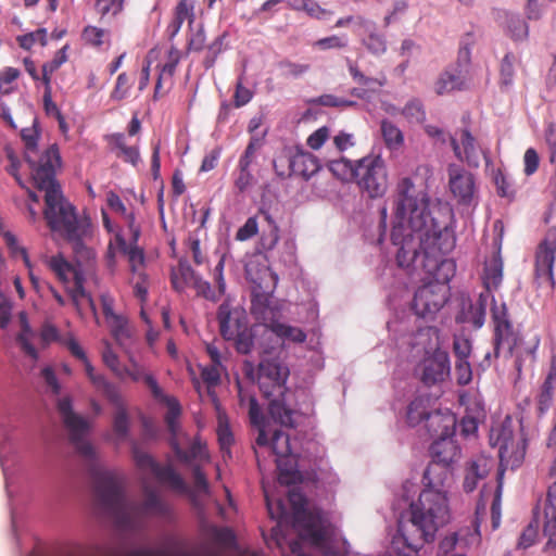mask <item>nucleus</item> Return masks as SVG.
Returning a JSON list of instances; mask_svg holds the SVG:
<instances>
[{
	"label": "nucleus",
	"mask_w": 556,
	"mask_h": 556,
	"mask_svg": "<svg viewBox=\"0 0 556 556\" xmlns=\"http://www.w3.org/2000/svg\"><path fill=\"white\" fill-rule=\"evenodd\" d=\"M262 138L252 137L243 154L239 159L238 167L250 168L251 164L255 161L256 152L262 148Z\"/></svg>",
	"instance_id": "49"
},
{
	"label": "nucleus",
	"mask_w": 556,
	"mask_h": 556,
	"mask_svg": "<svg viewBox=\"0 0 556 556\" xmlns=\"http://www.w3.org/2000/svg\"><path fill=\"white\" fill-rule=\"evenodd\" d=\"M507 30L513 40H525L529 35L528 24L519 16H511L508 20Z\"/></svg>",
	"instance_id": "53"
},
{
	"label": "nucleus",
	"mask_w": 556,
	"mask_h": 556,
	"mask_svg": "<svg viewBox=\"0 0 556 556\" xmlns=\"http://www.w3.org/2000/svg\"><path fill=\"white\" fill-rule=\"evenodd\" d=\"M230 305L223 303L217 311V320L220 334L225 340H232L236 334L245 326L238 317L232 316Z\"/></svg>",
	"instance_id": "25"
},
{
	"label": "nucleus",
	"mask_w": 556,
	"mask_h": 556,
	"mask_svg": "<svg viewBox=\"0 0 556 556\" xmlns=\"http://www.w3.org/2000/svg\"><path fill=\"white\" fill-rule=\"evenodd\" d=\"M467 74L462 68L445 70L440 74L435 84L434 90L438 94L442 96L455 90H463L466 88Z\"/></svg>",
	"instance_id": "23"
},
{
	"label": "nucleus",
	"mask_w": 556,
	"mask_h": 556,
	"mask_svg": "<svg viewBox=\"0 0 556 556\" xmlns=\"http://www.w3.org/2000/svg\"><path fill=\"white\" fill-rule=\"evenodd\" d=\"M102 359L115 376L121 379L125 378V366L121 365L118 356L113 352L112 346L108 342L102 352Z\"/></svg>",
	"instance_id": "50"
},
{
	"label": "nucleus",
	"mask_w": 556,
	"mask_h": 556,
	"mask_svg": "<svg viewBox=\"0 0 556 556\" xmlns=\"http://www.w3.org/2000/svg\"><path fill=\"white\" fill-rule=\"evenodd\" d=\"M260 214L264 217L268 225V230L263 231L261 243L265 250L269 251L273 250L279 242V227L268 212L261 210Z\"/></svg>",
	"instance_id": "38"
},
{
	"label": "nucleus",
	"mask_w": 556,
	"mask_h": 556,
	"mask_svg": "<svg viewBox=\"0 0 556 556\" xmlns=\"http://www.w3.org/2000/svg\"><path fill=\"white\" fill-rule=\"evenodd\" d=\"M303 10L311 16L319 21H327L332 16V11L321 8L313 0H303Z\"/></svg>",
	"instance_id": "60"
},
{
	"label": "nucleus",
	"mask_w": 556,
	"mask_h": 556,
	"mask_svg": "<svg viewBox=\"0 0 556 556\" xmlns=\"http://www.w3.org/2000/svg\"><path fill=\"white\" fill-rule=\"evenodd\" d=\"M357 35L362 36V45L371 54L380 55L387 51L386 37L377 31V25L374 21L371 28H362Z\"/></svg>",
	"instance_id": "29"
},
{
	"label": "nucleus",
	"mask_w": 556,
	"mask_h": 556,
	"mask_svg": "<svg viewBox=\"0 0 556 556\" xmlns=\"http://www.w3.org/2000/svg\"><path fill=\"white\" fill-rule=\"evenodd\" d=\"M491 318L493 324L494 356L509 358L521 339L515 330L505 303L497 304L492 298Z\"/></svg>",
	"instance_id": "9"
},
{
	"label": "nucleus",
	"mask_w": 556,
	"mask_h": 556,
	"mask_svg": "<svg viewBox=\"0 0 556 556\" xmlns=\"http://www.w3.org/2000/svg\"><path fill=\"white\" fill-rule=\"evenodd\" d=\"M274 167L280 176H299L311 178L320 167L318 159L312 153L296 150L294 153L278 157L274 161Z\"/></svg>",
	"instance_id": "11"
},
{
	"label": "nucleus",
	"mask_w": 556,
	"mask_h": 556,
	"mask_svg": "<svg viewBox=\"0 0 556 556\" xmlns=\"http://www.w3.org/2000/svg\"><path fill=\"white\" fill-rule=\"evenodd\" d=\"M329 169L338 179L352 182L356 176L357 161L352 162L344 157L331 161L329 163Z\"/></svg>",
	"instance_id": "36"
},
{
	"label": "nucleus",
	"mask_w": 556,
	"mask_h": 556,
	"mask_svg": "<svg viewBox=\"0 0 556 556\" xmlns=\"http://www.w3.org/2000/svg\"><path fill=\"white\" fill-rule=\"evenodd\" d=\"M277 67L280 71V76L283 78L298 79L305 75L309 70V64L296 63L289 59H283L277 63Z\"/></svg>",
	"instance_id": "40"
},
{
	"label": "nucleus",
	"mask_w": 556,
	"mask_h": 556,
	"mask_svg": "<svg viewBox=\"0 0 556 556\" xmlns=\"http://www.w3.org/2000/svg\"><path fill=\"white\" fill-rule=\"evenodd\" d=\"M394 197L391 241L399 247L396 262L402 268L421 267L431 279L416 290L412 308L432 319L447 302L448 282L455 275V263L444 257L455 247L452 210L439 199L431 200L426 180L417 176L399 179Z\"/></svg>",
	"instance_id": "1"
},
{
	"label": "nucleus",
	"mask_w": 556,
	"mask_h": 556,
	"mask_svg": "<svg viewBox=\"0 0 556 556\" xmlns=\"http://www.w3.org/2000/svg\"><path fill=\"white\" fill-rule=\"evenodd\" d=\"M432 462L424 472V483L444 485L451 476L450 465L459 458L460 450L453 437L435 439L430 446Z\"/></svg>",
	"instance_id": "8"
},
{
	"label": "nucleus",
	"mask_w": 556,
	"mask_h": 556,
	"mask_svg": "<svg viewBox=\"0 0 556 556\" xmlns=\"http://www.w3.org/2000/svg\"><path fill=\"white\" fill-rule=\"evenodd\" d=\"M85 365V370L92 382V384L100 391L103 392V394L106 396V399H112L114 401H117V388L108 381L103 375H97L94 374V368L90 364L89 359L86 357V361H81Z\"/></svg>",
	"instance_id": "34"
},
{
	"label": "nucleus",
	"mask_w": 556,
	"mask_h": 556,
	"mask_svg": "<svg viewBox=\"0 0 556 556\" xmlns=\"http://www.w3.org/2000/svg\"><path fill=\"white\" fill-rule=\"evenodd\" d=\"M352 25L355 27L356 34H358L362 28H371L372 21L364 17L363 15H346L338 18L334 27L343 28Z\"/></svg>",
	"instance_id": "51"
},
{
	"label": "nucleus",
	"mask_w": 556,
	"mask_h": 556,
	"mask_svg": "<svg viewBox=\"0 0 556 556\" xmlns=\"http://www.w3.org/2000/svg\"><path fill=\"white\" fill-rule=\"evenodd\" d=\"M417 501L412 502L410 518L407 521H399L397 532L404 545L413 552H417L425 543L432 542L438 530L450 518L448 503L444 485L424 483Z\"/></svg>",
	"instance_id": "3"
},
{
	"label": "nucleus",
	"mask_w": 556,
	"mask_h": 556,
	"mask_svg": "<svg viewBox=\"0 0 556 556\" xmlns=\"http://www.w3.org/2000/svg\"><path fill=\"white\" fill-rule=\"evenodd\" d=\"M213 400L215 402V406L217 409L218 426H217L216 432H217L218 443H219L222 452L224 453V456L225 455L230 456V446L233 443V434L231 432L229 421H228L226 414L220 410L217 400L215 397Z\"/></svg>",
	"instance_id": "31"
},
{
	"label": "nucleus",
	"mask_w": 556,
	"mask_h": 556,
	"mask_svg": "<svg viewBox=\"0 0 556 556\" xmlns=\"http://www.w3.org/2000/svg\"><path fill=\"white\" fill-rule=\"evenodd\" d=\"M472 351L471 341L466 337H454L453 352L456 361H468Z\"/></svg>",
	"instance_id": "58"
},
{
	"label": "nucleus",
	"mask_w": 556,
	"mask_h": 556,
	"mask_svg": "<svg viewBox=\"0 0 556 556\" xmlns=\"http://www.w3.org/2000/svg\"><path fill=\"white\" fill-rule=\"evenodd\" d=\"M199 275L192 269L188 261L179 260L176 267L172 268L170 282L177 292H182L191 287Z\"/></svg>",
	"instance_id": "26"
},
{
	"label": "nucleus",
	"mask_w": 556,
	"mask_h": 556,
	"mask_svg": "<svg viewBox=\"0 0 556 556\" xmlns=\"http://www.w3.org/2000/svg\"><path fill=\"white\" fill-rule=\"evenodd\" d=\"M401 113L409 123H422L426 118L424 105L418 99L408 101Z\"/></svg>",
	"instance_id": "46"
},
{
	"label": "nucleus",
	"mask_w": 556,
	"mask_h": 556,
	"mask_svg": "<svg viewBox=\"0 0 556 556\" xmlns=\"http://www.w3.org/2000/svg\"><path fill=\"white\" fill-rule=\"evenodd\" d=\"M49 268L63 281H68V275L78 273L62 255H55L48 261Z\"/></svg>",
	"instance_id": "43"
},
{
	"label": "nucleus",
	"mask_w": 556,
	"mask_h": 556,
	"mask_svg": "<svg viewBox=\"0 0 556 556\" xmlns=\"http://www.w3.org/2000/svg\"><path fill=\"white\" fill-rule=\"evenodd\" d=\"M494 466V460L484 455L477 456L469 460L465 466V476L463 489L466 493H471L478 488L479 481L486 478Z\"/></svg>",
	"instance_id": "20"
},
{
	"label": "nucleus",
	"mask_w": 556,
	"mask_h": 556,
	"mask_svg": "<svg viewBox=\"0 0 556 556\" xmlns=\"http://www.w3.org/2000/svg\"><path fill=\"white\" fill-rule=\"evenodd\" d=\"M556 257V230H549L535 252L534 276L540 282L555 287L554 264Z\"/></svg>",
	"instance_id": "15"
},
{
	"label": "nucleus",
	"mask_w": 556,
	"mask_h": 556,
	"mask_svg": "<svg viewBox=\"0 0 556 556\" xmlns=\"http://www.w3.org/2000/svg\"><path fill=\"white\" fill-rule=\"evenodd\" d=\"M432 410L429 409V399L416 397L407 407V422L409 426L415 427L427 421L428 415Z\"/></svg>",
	"instance_id": "35"
},
{
	"label": "nucleus",
	"mask_w": 556,
	"mask_h": 556,
	"mask_svg": "<svg viewBox=\"0 0 556 556\" xmlns=\"http://www.w3.org/2000/svg\"><path fill=\"white\" fill-rule=\"evenodd\" d=\"M258 231V224L255 216L249 217L243 226H241L237 233L236 239L239 241H245L254 237Z\"/></svg>",
	"instance_id": "64"
},
{
	"label": "nucleus",
	"mask_w": 556,
	"mask_h": 556,
	"mask_svg": "<svg viewBox=\"0 0 556 556\" xmlns=\"http://www.w3.org/2000/svg\"><path fill=\"white\" fill-rule=\"evenodd\" d=\"M488 298V294L481 293L477 302L470 303L468 309L459 314L456 320L458 323L471 324L477 329L481 328L485 321Z\"/></svg>",
	"instance_id": "28"
},
{
	"label": "nucleus",
	"mask_w": 556,
	"mask_h": 556,
	"mask_svg": "<svg viewBox=\"0 0 556 556\" xmlns=\"http://www.w3.org/2000/svg\"><path fill=\"white\" fill-rule=\"evenodd\" d=\"M48 179L49 181L45 184L34 181L39 190L46 192L43 216L48 227L71 243L76 253H85L89 256L90 251L86 249L84 242L91 235L90 218L79 216L76 207L63 197L55 175Z\"/></svg>",
	"instance_id": "4"
},
{
	"label": "nucleus",
	"mask_w": 556,
	"mask_h": 556,
	"mask_svg": "<svg viewBox=\"0 0 556 556\" xmlns=\"http://www.w3.org/2000/svg\"><path fill=\"white\" fill-rule=\"evenodd\" d=\"M135 458L140 468L150 469L161 483L168 485L178 493L188 492L185 480L170 465L162 466L147 453L136 452Z\"/></svg>",
	"instance_id": "16"
},
{
	"label": "nucleus",
	"mask_w": 556,
	"mask_h": 556,
	"mask_svg": "<svg viewBox=\"0 0 556 556\" xmlns=\"http://www.w3.org/2000/svg\"><path fill=\"white\" fill-rule=\"evenodd\" d=\"M110 139L118 150L116 153L117 157L122 159L126 163H130L132 166H137L139 164L141 161L139 149L137 147L127 146L124 134H113Z\"/></svg>",
	"instance_id": "33"
},
{
	"label": "nucleus",
	"mask_w": 556,
	"mask_h": 556,
	"mask_svg": "<svg viewBox=\"0 0 556 556\" xmlns=\"http://www.w3.org/2000/svg\"><path fill=\"white\" fill-rule=\"evenodd\" d=\"M381 135L389 149H399L404 142L401 129L388 119L381 122Z\"/></svg>",
	"instance_id": "39"
},
{
	"label": "nucleus",
	"mask_w": 556,
	"mask_h": 556,
	"mask_svg": "<svg viewBox=\"0 0 556 556\" xmlns=\"http://www.w3.org/2000/svg\"><path fill=\"white\" fill-rule=\"evenodd\" d=\"M33 331L26 320H23L22 330L17 336V342L21 349L34 361L38 359V352L31 343Z\"/></svg>",
	"instance_id": "45"
},
{
	"label": "nucleus",
	"mask_w": 556,
	"mask_h": 556,
	"mask_svg": "<svg viewBox=\"0 0 556 556\" xmlns=\"http://www.w3.org/2000/svg\"><path fill=\"white\" fill-rule=\"evenodd\" d=\"M451 144L455 155L471 167L480 165L481 154L489 162L486 154L477 146L475 137L467 129L460 131L459 139L452 138Z\"/></svg>",
	"instance_id": "19"
},
{
	"label": "nucleus",
	"mask_w": 556,
	"mask_h": 556,
	"mask_svg": "<svg viewBox=\"0 0 556 556\" xmlns=\"http://www.w3.org/2000/svg\"><path fill=\"white\" fill-rule=\"evenodd\" d=\"M106 324L110 327L111 333L115 341L119 345H124L126 341L130 338L126 318L124 316H121L110 321H106Z\"/></svg>",
	"instance_id": "47"
},
{
	"label": "nucleus",
	"mask_w": 556,
	"mask_h": 556,
	"mask_svg": "<svg viewBox=\"0 0 556 556\" xmlns=\"http://www.w3.org/2000/svg\"><path fill=\"white\" fill-rule=\"evenodd\" d=\"M354 182L369 198H380L388 189V173L379 155H367L357 161Z\"/></svg>",
	"instance_id": "10"
},
{
	"label": "nucleus",
	"mask_w": 556,
	"mask_h": 556,
	"mask_svg": "<svg viewBox=\"0 0 556 556\" xmlns=\"http://www.w3.org/2000/svg\"><path fill=\"white\" fill-rule=\"evenodd\" d=\"M220 367L222 365L211 364L206 366L201 371V377L203 381L207 384L208 393L213 395L211 388L216 387L220 380Z\"/></svg>",
	"instance_id": "61"
},
{
	"label": "nucleus",
	"mask_w": 556,
	"mask_h": 556,
	"mask_svg": "<svg viewBox=\"0 0 556 556\" xmlns=\"http://www.w3.org/2000/svg\"><path fill=\"white\" fill-rule=\"evenodd\" d=\"M349 73L352 76L353 80L359 86H363L367 91L375 92L386 84L384 76H382L381 78L368 77L359 71L357 65L351 62L349 63Z\"/></svg>",
	"instance_id": "37"
},
{
	"label": "nucleus",
	"mask_w": 556,
	"mask_h": 556,
	"mask_svg": "<svg viewBox=\"0 0 556 556\" xmlns=\"http://www.w3.org/2000/svg\"><path fill=\"white\" fill-rule=\"evenodd\" d=\"M96 556H156L155 552L149 548H139L123 554L121 551L114 547H104L97 552Z\"/></svg>",
	"instance_id": "63"
},
{
	"label": "nucleus",
	"mask_w": 556,
	"mask_h": 556,
	"mask_svg": "<svg viewBox=\"0 0 556 556\" xmlns=\"http://www.w3.org/2000/svg\"><path fill=\"white\" fill-rule=\"evenodd\" d=\"M539 540V521L534 518L529 525L522 530L517 541L516 549H527L533 546Z\"/></svg>",
	"instance_id": "42"
},
{
	"label": "nucleus",
	"mask_w": 556,
	"mask_h": 556,
	"mask_svg": "<svg viewBox=\"0 0 556 556\" xmlns=\"http://www.w3.org/2000/svg\"><path fill=\"white\" fill-rule=\"evenodd\" d=\"M21 137L25 149L24 157L31 169L34 181L48 182V178L56 175V170L62 165L58 144H50L43 151H39V134L35 128L22 129Z\"/></svg>",
	"instance_id": "7"
},
{
	"label": "nucleus",
	"mask_w": 556,
	"mask_h": 556,
	"mask_svg": "<svg viewBox=\"0 0 556 556\" xmlns=\"http://www.w3.org/2000/svg\"><path fill=\"white\" fill-rule=\"evenodd\" d=\"M58 410L68 431L70 442L76 452L90 463L89 470L97 506L110 515L119 529H140L147 518L166 513V505L155 491L144 488L146 497L142 503L128 501L124 492L123 478L118 473L104 470L94 464L97 459L96 450L86 440L90 425L87 419L73 410L70 397L66 396L58 401Z\"/></svg>",
	"instance_id": "2"
},
{
	"label": "nucleus",
	"mask_w": 556,
	"mask_h": 556,
	"mask_svg": "<svg viewBox=\"0 0 556 556\" xmlns=\"http://www.w3.org/2000/svg\"><path fill=\"white\" fill-rule=\"evenodd\" d=\"M169 444L172 450L175 453V456L177 459L185 464H190L192 460L195 459H204L207 457L206 450L204 445L201 444V442L194 440L188 451H184L179 443V438L177 439H169Z\"/></svg>",
	"instance_id": "30"
},
{
	"label": "nucleus",
	"mask_w": 556,
	"mask_h": 556,
	"mask_svg": "<svg viewBox=\"0 0 556 556\" xmlns=\"http://www.w3.org/2000/svg\"><path fill=\"white\" fill-rule=\"evenodd\" d=\"M150 384V392L152 396L167 406V412L164 416L167 430L170 434L169 439H177L181 435V427L179 418L181 415V406L178 400L174 396L166 395L156 380L148 379Z\"/></svg>",
	"instance_id": "17"
},
{
	"label": "nucleus",
	"mask_w": 556,
	"mask_h": 556,
	"mask_svg": "<svg viewBox=\"0 0 556 556\" xmlns=\"http://www.w3.org/2000/svg\"><path fill=\"white\" fill-rule=\"evenodd\" d=\"M455 375L459 386L469 384L472 380V369L469 361H456Z\"/></svg>",
	"instance_id": "62"
},
{
	"label": "nucleus",
	"mask_w": 556,
	"mask_h": 556,
	"mask_svg": "<svg viewBox=\"0 0 556 556\" xmlns=\"http://www.w3.org/2000/svg\"><path fill=\"white\" fill-rule=\"evenodd\" d=\"M130 78L126 73H121L117 78L113 90L111 91L110 98L113 101L119 102L126 99L131 88Z\"/></svg>",
	"instance_id": "52"
},
{
	"label": "nucleus",
	"mask_w": 556,
	"mask_h": 556,
	"mask_svg": "<svg viewBox=\"0 0 556 556\" xmlns=\"http://www.w3.org/2000/svg\"><path fill=\"white\" fill-rule=\"evenodd\" d=\"M447 172L451 192L459 203L469 204L475 193L473 175L456 165H451Z\"/></svg>",
	"instance_id": "18"
},
{
	"label": "nucleus",
	"mask_w": 556,
	"mask_h": 556,
	"mask_svg": "<svg viewBox=\"0 0 556 556\" xmlns=\"http://www.w3.org/2000/svg\"><path fill=\"white\" fill-rule=\"evenodd\" d=\"M17 41L20 47L25 50L31 49L36 42L45 46L47 43V30L45 28H39L36 31L18 36Z\"/></svg>",
	"instance_id": "56"
},
{
	"label": "nucleus",
	"mask_w": 556,
	"mask_h": 556,
	"mask_svg": "<svg viewBox=\"0 0 556 556\" xmlns=\"http://www.w3.org/2000/svg\"><path fill=\"white\" fill-rule=\"evenodd\" d=\"M232 340L235 341L236 350L241 354H249L253 349V336L247 326H244Z\"/></svg>",
	"instance_id": "55"
},
{
	"label": "nucleus",
	"mask_w": 556,
	"mask_h": 556,
	"mask_svg": "<svg viewBox=\"0 0 556 556\" xmlns=\"http://www.w3.org/2000/svg\"><path fill=\"white\" fill-rule=\"evenodd\" d=\"M425 427L429 434L435 439L453 437L455 433L456 418L451 412L432 410L428 415Z\"/></svg>",
	"instance_id": "21"
},
{
	"label": "nucleus",
	"mask_w": 556,
	"mask_h": 556,
	"mask_svg": "<svg viewBox=\"0 0 556 556\" xmlns=\"http://www.w3.org/2000/svg\"><path fill=\"white\" fill-rule=\"evenodd\" d=\"M503 280V261L500 253L484 264L482 281L486 292L497 290Z\"/></svg>",
	"instance_id": "27"
},
{
	"label": "nucleus",
	"mask_w": 556,
	"mask_h": 556,
	"mask_svg": "<svg viewBox=\"0 0 556 556\" xmlns=\"http://www.w3.org/2000/svg\"><path fill=\"white\" fill-rule=\"evenodd\" d=\"M289 368L278 358H264L258 364L257 383L263 395L268 400V413L275 422L295 427L294 415L286 401V381Z\"/></svg>",
	"instance_id": "6"
},
{
	"label": "nucleus",
	"mask_w": 556,
	"mask_h": 556,
	"mask_svg": "<svg viewBox=\"0 0 556 556\" xmlns=\"http://www.w3.org/2000/svg\"><path fill=\"white\" fill-rule=\"evenodd\" d=\"M420 381L432 387L445 381L451 374V362L446 351L437 348L433 352L427 353L418 364Z\"/></svg>",
	"instance_id": "12"
},
{
	"label": "nucleus",
	"mask_w": 556,
	"mask_h": 556,
	"mask_svg": "<svg viewBox=\"0 0 556 556\" xmlns=\"http://www.w3.org/2000/svg\"><path fill=\"white\" fill-rule=\"evenodd\" d=\"M122 250L128 257L131 274L144 271V253L137 243L130 242V244L127 245L125 242H122Z\"/></svg>",
	"instance_id": "41"
},
{
	"label": "nucleus",
	"mask_w": 556,
	"mask_h": 556,
	"mask_svg": "<svg viewBox=\"0 0 556 556\" xmlns=\"http://www.w3.org/2000/svg\"><path fill=\"white\" fill-rule=\"evenodd\" d=\"M546 486L543 526L544 535L547 536L545 551L552 552L556 556V459L548 469Z\"/></svg>",
	"instance_id": "14"
},
{
	"label": "nucleus",
	"mask_w": 556,
	"mask_h": 556,
	"mask_svg": "<svg viewBox=\"0 0 556 556\" xmlns=\"http://www.w3.org/2000/svg\"><path fill=\"white\" fill-rule=\"evenodd\" d=\"M131 367H125V377H129L132 381H143L146 386L150 389L149 378L152 380H156L153 375L144 371V368L138 364L132 357L129 358Z\"/></svg>",
	"instance_id": "57"
},
{
	"label": "nucleus",
	"mask_w": 556,
	"mask_h": 556,
	"mask_svg": "<svg viewBox=\"0 0 556 556\" xmlns=\"http://www.w3.org/2000/svg\"><path fill=\"white\" fill-rule=\"evenodd\" d=\"M490 445L498 448L500 467L497 488L491 505L492 526L496 529L501 520L502 480L507 468H518L526 456L527 440L521 433L514 434L511 420L507 417L503 422L493 426L489 435Z\"/></svg>",
	"instance_id": "5"
},
{
	"label": "nucleus",
	"mask_w": 556,
	"mask_h": 556,
	"mask_svg": "<svg viewBox=\"0 0 556 556\" xmlns=\"http://www.w3.org/2000/svg\"><path fill=\"white\" fill-rule=\"evenodd\" d=\"M195 1L194 0H179L174 9V16L166 28L168 40H173L181 29L185 21H188L189 26L195 20Z\"/></svg>",
	"instance_id": "22"
},
{
	"label": "nucleus",
	"mask_w": 556,
	"mask_h": 556,
	"mask_svg": "<svg viewBox=\"0 0 556 556\" xmlns=\"http://www.w3.org/2000/svg\"><path fill=\"white\" fill-rule=\"evenodd\" d=\"M108 400L116 408V413H115L114 419H113V430L119 439H125L128 434L129 418L127 415V409H126L125 403L123 401V397H122L119 391L117 390V401H114L112 399H108Z\"/></svg>",
	"instance_id": "32"
},
{
	"label": "nucleus",
	"mask_w": 556,
	"mask_h": 556,
	"mask_svg": "<svg viewBox=\"0 0 556 556\" xmlns=\"http://www.w3.org/2000/svg\"><path fill=\"white\" fill-rule=\"evenodd\" d=\"M129 282L132 286L135 296L141 302H146L149 287L147 274L144 271L132 274Z\"/></svg>",
	"instance_id": "54"
},
{
	"label": "nucleus",
	"mask_w": 556,
	"mask_h": 556,
	"mask_svg": "<svg viewBox=\"0 0 556 556\" xmlns=\"http://www.w3.org/2000/svg\"><path fill=\"white\" fill-rule=\"evenodd\" d=\"M515 55L513 53H506L501 63V79L500 84L502 87L509 88L514 83L515 77Z\"/></svg>",
	"instance_id": "48"
},
{
	"label": "nucleus",
	"mask_w": 556,
	"mask_h": 556,
	"mask_svg": "<svg viewBox=\"0 0 556 556\" xmlns=\"http://www.w3.org/2000/svg\"><path fill=\"white\" fill-rule=\"evenodd\" d=\"M556 390V354H553L549 361V366L545 379L540 388L538 399L539 409L543 413L547 410L554 399Z\"/></svg>",
	"instance_id": "24"
},
{
	"label": "nucleus",
	"mask_w": 556,
	"mask_h": 556,
	"mask_svg": "<svg viewBox=\"0 0 556 556\" xmlns=\"http://www.w3.org/2000/svg\"><path fill=\"white\" fill-rule=\"evenodd\" d=\"M270 448L278 457H286L291 453L290 439L281 430H275L270 439Z\"/></svg>",
	"instance_id": "44"
},
{
	"label": "nucleus",
	"mask_w": 556,
	"mask_h": 556,
	"mask_svg": "<svg viewBox=\"0 0 556 556\" xmlns=\"http://www.w3.org/2000/svg\"><path fill=\"white\" fill-rule=\"evenodd\" d=\"M125 0H96V9L102 15H117L124 9Z\"/></svg>",
	"instance_id": "59"
},
{
	"label": "nucleus",
	"mask_w": 556,
	"mask_h": 556,
	"mask_svg": "<svg viewBox=\"0 0 556 556\" xmlns=\"http://www.w3.org/2000/svg\"><path fill=\"white\" fill-rule=\"evenodd\" d=\"M251 312L261 320L264 326L282 340L293 343H303L306 341V333L299 327L283 324L275 318L274 311L258 301H252Z\"/></svg>",
	"instance_id": "13"
}]
</instances>
